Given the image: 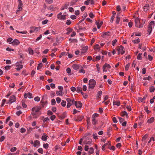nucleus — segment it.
<instances>
[{"label":"nucleus","mask_w":155,"mask_h":155,"mask_svg":"<svg viewBox=\"0 0 155 155\" xmlns=\"http://www.w3.org/2000/svg\"><path fill=\"white\" fill-rule=\"evenodd\" d=\"M24 96L25 98H26L27 97L29 98H31L33 97L32 94L30 92H28L27 93H25Z\"/></svg>","instance_id":"obj_10"},{"label":"nucleus","mask_w":155,"mask_h":155,"mask_svg":"<svg viewBox=\"0 0 155 155\" xmlns=\"http://www.w3.org/2000/svg\"><path fill=\"white\" fill-rule=\"evenodd\" d=\"M16 100V97L14 95H12L10 96L9 100V103L11 104L15 102Z\"/></svg>","instance_id":"obj_7"},{"label":"nucleus","mask_w":155,"mask_h":155,"mask_svg":"<svg viewBox=\"0 0 155 155\" xmlns=\"http://www.w3.org/2000/svg\"><path fill=\"white\" fill-rule=\"evenodd\" d=\"M38 151L41 154L43 153V149L42 148H39L38 150Z\"/></svg>","instance_id":"obj_47"},{"label":"nucleus","mask_w":155,"mask_h":155,"mask_svg":"<svg viewBox=\"0 0 155 155\" xmlns=\"http://www.w3.org/2000/svg\"><path fill=\"white\" fill-rule=\"evenodd\" d=\"M99 114L97 113H94L93 114L92 116V118H95L98 117Z\"/></svg>","instance_id":"obj_43"},{"label":"nucleus","mask_w":155,"mask_h":155,"mask_svg":"<svg viewBox=\"0 0 155 155\" xmlns=\"http://www.w3.org/2000/svg\"><path fill=\"white\" fill-rule=\"evenodd\" d=\"M16 67H17L16 69L17 71H19L21 69L23 68V66L22 65L18 64V63L16 64Z\"/></svg>","instance_id":"obj_16"},{"label":"nucleus","mask_w":155,"mask_h":155,"mask_svg":"<svg viewBox=\"0 0 155 155\" xmlns=\"http://www.w3.org/2000/svg\"><path fill=\"white\" fill-rule=\"evenodd\" d=\"M61 104L63 107H65L66 104V101L62 100L61 103Z\"/></svg>","instance_id":"obj_61"},{"label":"nucleus","mask_w":155,"mask_h":155,"mask_svg":"<svg viewBox=\"0 0 155 155\" xmlns=\"http://www.w3.org/2000/svg\"><path fill=\"white\" fill-rule=\"evenodd\" d=\"M34 100L35 101H39L40 100V97L38 96H37L35 97L34 98Z\"/></svg>","instance_id":"obj_54"},{"label":"nucleus","mask_w":155,"mask_h":155,"mask_svg":"<svg viewBox=\"0 0 155 155\" xmlns=\"http://www.w3.org/2000/svg\"><path fill=\"white\" fill-rule=\"evenodd\" d=\"M154 25V21H151L149 25V27H152V26Z\"/></svg>","instance_id":"obj_52"},{"label":"nucleus","mask_w":155,"mask_h":155,"mask_svg":"<svg viewBox=\"0 0 155 155\" xmlns=\"http://www.w3.org/2000/svg\"><path fill=\"white\" fill-rule=\"evenodd\" d=\"M67 53L65 52H62L61 53L60 55L59 56V57L60 58L62 57L63 55H67Z\"/></svg>","instance_id":"obj_50"},{"label":"nucleus","mask_w":155,"mask_h":155,"mask_svg":"<svg viewBox=\"0 0 155 155\" xmlns=\"http://www.w3.org/2000/svg\"><path fill=\"white\" fill-rule=\"evenodd\" d=\"M66 101L68 102H71L72 103H73L75 102L74 98H67L66 99Z\"/></svg>","instance_id":"obj_24"},{"label":"nucleus","mask_w":155,"mask_h":155,"mask_svg":"<svg viewBox=\"0 0 155 155\" xmlns=\"http://www.w3.org/2000/svg\"><path fill=\"white\" fill-rule=\"evenodd\" d=\"M113 105L119 106L120 105V102L119 101H114L113 102Z\"/></svg>","instance_id":"obj_26"},{"label":"nucleus","mask_w":155,"mask_h":155,"mask_svg":"<svg viewBox=\"0 0 155 155\" xmlns=\"http://www.w3.org/2000/svg\"><path fill=\"white\" fill-rule=\"evenodd\" d=\"M42 67V64L40 63L38 64V65L37 67L38 70L40 69Z\"/></svg>","instance_id":"obj_39"},{"label":"nucleus","mask_w":155,"mask_h":155,"mask_svg":"<svg viewBox=\"0 0 155 155\" xmlns=\"http://www.w3.org/2000/svg\"><path fill=\"white\" fill-rule=\"evenodd\" d=\"M26 131V129L22 127L21 128L20 132L21 133H23Z\"/></svg>","instance_id":"obj_59"},{"label":"nucleus","mask_w":155,"mask_h":155,"mask_svg":"<svg viewBox=\"0 0 155 155\" xmlns=\"http://www.w3.org/2000/svg\"><path fill=\"white\" fill-rule=\"evenodd\" d=\"M130 63H128L125 66V69L126 71H128L129 69V68L130 66Z\"/></svg>","instance_id":"obj_40"},{"label":"nucleus","mask_w":155,"mask_h":155,"mask_svg":"<svg viewBox=\"0 0 155 155\" xmlns=\"http://www.w3.org/2000/svg\"><path fill=\"white\" fill-rule=\"evenodd\" d=\"M92 123L93 125H96L97 124L98 121L95 118H92Z\"/></svg>","instance_id":"obj_30"},{"label":"nucleus","mask_w":155,"mask_h":155,"mask_svg":"<svg viewBox=\"0 0 155 155\" xmlns=\"http://www.w3.org/2000/svg\"><path fill=\"white\" fill-rule=\"evenodd\" d=\"M152 27H149L148 26V28L147 31L148 32V34L149 35H150L151 33V32L152 31Z\"/></svg>","instance_id":"obj_28"},{"label":"nucleus","mask_w":155,"mask_h":155,"mask_svg":"<svg viewBox=\"0 0 155 155\" xmlns=\"http://www.w3.org/2000/svg\"><path fill=\"white\" fill-rule=\"evenodd\" d=\"M108 148L110 149L111 150H115V147L113 146H112L111 147H108Z\"/></svg>","instance_id":"obj_62"},{"label":"nucleus","mask_w":155,"mask_h":155,"mask_svg":"<svg viewBox=\"0 0 155 155\" xmlns=\"http://www.w3.org/2000/svg\"><path fill=\"white\" fill-rule=\"evenodd\" d=\"M38 145L39 146H40V142L38 140H35L34 143V146L35 147H36Z\"/></svg>","instance_id":"obj_21"},{"label":"nucleus","mask_w":155,"mask_h":155,"mask_svg":"<svg viewBox=\"0 0 155 155\" xmlns=\"http://www.w3.org/2000/svg\"><path fill=\"white\" fill-rule=\"evenodd\" d=\"M80 65L77 64H74L72 65V68L75 70H77L79 68Z\"/></svg>","instance_id":"obj_20"},{"label":"nucleus","mask_w":155,"mask_h":155,"mask_svg":"<svg viewBox=\"0 0 155 155\" xmlns=\"http://www.w3.org/2000/svg\"><path fill=\"white\" fill-rule=\"evenodd\" d=\"M111 128L109 127L107 129V135H109V137L110 136V130H111Z\"/></svg>","instance_id":"obj_33"},{"label":"nucleus","mask_w":155,"mask_h":155,"mask_svg":"<svg viewBox=\"0 0 155 155\" xmlns=\"http://www.w3.org/2000/svg\"><path fill=\"white\" fill-rule=\"evenodd\" d=\"M96 66L97 67V71L99 73H100L101 71H100V68L99 66V64H96Z\"/></svg>","instance_id":"obj_45"},{"label":"nucleus","mask_w":155,"mask_h":155,"mask_svg":"<svg viewBox=\"0 0 155 155\" xmlns=\"http://www.w3.org/2000/svg\"><path fill=\"white\" fill-rule=\"evenodd\" d=\"M150 9L149 5L148 4H146L143 7V10L144 11L147 12Z\"/></svg>","instance_id":"obj_17"},{"label":"nucleus","mask_w":155,"mask_h":155,"mask_svg":"<svg viewBox=\"0 0 155 155\" xmlns=\"http://www.w3.org/2000/svg\"><path fill=\"white\" fill-rule=\"evenodd\" d=\"M135 26L138 28H142L143 26V24L140 23V20L138 18H136L135 19Z\"/></svg>","instance_id":"obj_2"},{"label":"nucleus","mask_w":155,"mask_h":155,"mask_svg":"<svg viewBox=\"0 0 155 155\" xmlns=\"http://www.w3.org/2000/svg\"><path fill=\"white\" fill-rule=\"evenodd\" d=\"M73 30V29L72 28H68L67 29V32L66 33V34L68 35H69L70 32L72 31Z\"/></svg>","instance_id":"obj_29"},{"label":"nucleus","mask_w":155,"mask_h":155,"mask_svg":"<svg viewBox=\"0 0 155 155\" xmlns=\"http://www.w3.org/2000/svg\"><path fill=\"white\" fill-rule=\"evenodd\" d=\"M57 18L59 20H65L66 19V15H62V13L61 12L57 15Z\"/></svg>","instance_id":"obj_3"},{"label":"nucleus","mask_w":155,"mask_h":155,"mask_svg":"<svg viewBox=\"0 0 155 155\" xmlns=\"http://www.w3.org/2000/svg\"><path fill=\"white\" fill-rule=\"evenodd\" d=\"M92 142V140L91 139L88 137L86 138L85 140H84V144H90Z\"/></svg>","instance_id":"obj_9"},{"label":"nucleus","mask_w":155,"mask_h":155,"mask_svg":"<svg viewBox=\"0 0 155 155\" xmlns=\"http://www.w3.org/2000/svg\"><path fill=\"white\" fill-rule=\"evenodd\" d=\"M154 121V118L153 117H151L147 121V122L149 123H152Z\"/></svg>","instance_id":"obj_25"},{"label":"nucleus","mask_w":155,"mask_h":155,"mask_svg":"<svg viewBox=\"0 0 155 155\" xmlns=\"http://www.w3.org/2000/svg\"><path fill=\"white\" fill-rule=\"evenodd\" d=\"M78 108H81L82 107V103L80 101H78Z\"/></svg>","instance_id":"obj_48"},{"label":"nucleus","mask_w":155,"mask_h":155,"mask_svg":"<svg viewBox=\"0 0 155 155\" xmlns=\"http://www.w3.org/2000/svg\"><path fill=\"white\" fill-rule=\"evenodd\" d=\"M45 2L48 4H51L53 3V0H45Z\"/></svg>","instance_id":"obj_49"},{"label":"nucleus","mask_w":155,"mask_h":155,"mask_svg":"<svg viewBox=\"0 0 155 155\" xmlns=\"http://www.w3.org/2000/svg\"><path fill=\"white\" fill-rule=\"evenodd\" d=\"M45 74L46 75H49L50 76L51 75V72L49 71H47L45 72Z\"/></svg>","instance_id":"obj_60"},{"label":"nucleus","mask_w":155,"mask_h":155,"mask_svg":"<svg viewBox=\"0 0 155 155\" xmlns=\"http://www.w3.org/2000/svg\"><path fill=\"white\" fill-rule=\"evenodd\" d=\"M124 47L123 46L121 45L120 46V47L117 49L118 54L121 53L122 55L124 53L125 51L124 50Z\"/></svg>","instance_id":"obj_4"},{"label":"nucleus","mask_w":155,"mask_h":155,"mask_svg":"<svg viewBox=\"0 0 155 155\" xmlns=\"http://www.w3.org/2000/svg\"><path fill=\"white\" fill-rule=\"evenodd\" d=\"M96 82L93 79H91L89 81V89H93L95 86Z\"/></svg>","instance_id":"obj_1"},{"label":"nucleus","mask_w":155,"mask_h":155,"mask_svg":"<svg viewBox=\"0 0 155 155\" xmlns=\"http://www.w3.org/2000/svg\"><path fill=\"white\" fill-rule=\"evenodd\" d=\"M57 102L58 103H59L61 101V99L59 97H57L56 98Z\"/></svg>","instance_id":"obj_63"},{"label":"nucleus","mask_w":155,"mask_h":155,"mask_svg":"<svg viewBox=\"0 0 155 155\" xmlns=\"http://www.w3.org/2000/svg\"><path fill=\"white\" fill-rule=\"evenodd\" d=\"M43 97V98L41 101V105H42V107H44V105L47 104V101H44Z\"/></svg>","instance_id":"obj_23"},{"label":"nucleus","mask_w":155,"mask_h":155,"mask_svg":"<svg viewBox=\"0 0 155 155\" xmlns=\"http://www.w3.org/2000/svg\"><path fill=\"white\" fill-rule=\"evenodd\" d=\"M94 49H100V47H99V45L98 44L94 46Z\"/></svg>","instance_id":"obj_55"},{"label":"nucleus","mask_w":155,"mask_h":155,"mask_svg":"<svg viewBox=\"0 0 155 155\" xmlns=\"http://www.w3.org/2000/svg\"><path fill=\"white\" fill-rule=\"evenodd\" d=\"M142 55V53H139L137 56V59L138 60H141L142 59V57L141 56V55Z\"/></svg>","instance_id":"obj_34"},{"label":"nucleus","mask_w":155,"mask_h":155,"mask_svg":"<svg viewBox=\"0 0 155 155\" xmlns=\"http://www.w3.org/2000/svg\"><path fill=\"white\" fill-rule=\"evenodd\" d=\"M88 49V47L87 46H85L83 47L81 49V52L82 53H84L86 52L87 50Z\"/></svg>","instance_id":"obj_15"},{"label":"nucleus","mask_w":155,"mask_h":155,"mask_svg":"<svg viewBox=\"0 0 155 155\" xmlns=\"http://www.w3.org/2000/svg\"><path fill=\"white\" fill-rule=\"evenodd\" d=\"M87 122V124L88 125V126L89 125H90V118L89 117H87V118L86 120Z\"/></svg>","instance_id":"obj_41"},{"label":"nucleus","mask_w":155,"mask_h":155,"mask_svg":"<svg viewBox=\"0 0 155 155\" xmlns=\"http://www.w3.org/2000/svg\"><path fill=\"white\" fill-rule=\"evenodd\" d=\"M92 136L94 139L97 140L98 139L97 134L96 133H94L92 135Z\"/></svg>","instance_id":"obj_42"},{"label":"nucleus","mask_w":155,"mask_h":155,"mask_svg":"<svg viewBox=\"0 0 155 155\" xmlns=\"http://www.w3.org/2000/svg\"><path fill=\"white\" fill-rule=\"evenodd\" d=\"M28 51L29 54H34V51L32 48H28Z\"/></svg>","instance_id":"obj_32"},{"label":"nucleus","mask_w":155,"mask_h":155,"mask_svg":"<svg viewBox=\"0 0 155 155\" xmlns=\"http://www.w3.org/2000/svg\"><path fill=\"white\" fill-rule=\"evenodd\" d=\"M82 89L80 87H78L77 88L76 91L78 93H80V92L81 91Z\"/></svg>","instance_id":"obj_46"},{"label":"nucleus","mask_w":155,"mask_h":155,"mask_svg":"<svg viewBox=\"0 0 155 155\" xmlns=\"http://www.w3.org/2000/svg\"><path fill=\"white\" fill-rule=\"evenodd\" d=\"M47 136H45L44 135H43L41 137V139L43 141L46 140L47 139Z\"/></svg>","instance_id":"obj_56"},{"label":"nucleus","mask_w":155,"mask_h":155,"mask_svg":"<svg viewBox=\"0 0 155 155\" xmlns=\"http://www.w3.org/2000/svg\"><path fill=\"white\" fill-rule=\"evenodd\" d=\"M104 145L105 147H106L107 146L109 145V147L111 146V142L110 141H108L107 143H105Z\"/></svg>","instance_id":"obj_57"},{"label":"nucleus","mask_w":155,"mask_h":155,"mask_svg":"<svg viewBox=\"0 0 155 155\" xmlns=\"http://www.w3.org/2000/svg\"><path fill=\"white\" fill-rule=\"evenodd\" d=\"M120 115L122 117H124L126 116L127 118H128L129 117L127 113L125 111H122L121 112Z\"/></svg>","instance_id":"obj_18"},{"label":"nucleus","mask_w":155,"mask_h":155,"mask_svg":"<svg viewBox=\"0 0 155 155\" xmlns=\"http://www.w3.org/2000/svg\"><path fill=\"white\" fill-rule=\"evenodd\" d=\"M66 116V113L65 112H64L63 114L59 116V117L61 119H64Z\"/></svg>","instance_id":"obj_22"},{"label":"nucleus","mask_w":155,"mask_h":155,"mask_svg":"<svg viewBox=\"0 0 155 155\" xmlns=\"http://www.w3.org/2000/svg\"><path fill=\"white\" fill-rule=\"evenodd\" d=\"M102 93V92L101 91H99L97 92V100H99L100 98H101V95Z\"/></svg>","instance_id":"obj_19"},{"label":"nucleus","mask_w":155,"mask_h":155,"mask_svg":"<svg viewBox=\"0 0 155 155\" xmlns=\"http://www.w3.org/2000/svg\"><path fill=\"white\" fill-rule=\"evenodd\" d=\"M20 42L19 40L17 39H14L13 41L10 43V44H12L13 45L17 46Z\"/></svg>","instance_id":"obj_11"},{"label":"nucleus","mask_w":155,"mask_h":155,"mask_svg":"<svg viewBox=\"0 0 155 155\" xmlns=\"http://www.w3.org/2000/svg\"><path fill=\"white\" fill-rule=\"evenodd\" d=\"M117 39H114V40L113 41H112V45L113 46H114L116 43V42H117Z\"/></svg>","instance_id":"obj_64"},{"label":"nucleus","mask_w":155,"mask_h":155,"mask_svg":"<svg viewBox=\"0 0 155 155\" xmlns=\"http://www.w3.org/2000/svg\"><path fill=\"white\" fill-rule=\"evenodd\" d=\"M148 135L146 134L142 138V140L143 141L145 140L147 137Z\"/></svg>","instance_id":"obj_53"},{"label":"nucleus","mask_w":155,"mask_h":155,"mask_svg":"<svg viewBox=\"0 0 155 155\" xmlns=\"http://www.w3.org/2000/svg\"><path fill=\"white\" fill-rule=\"evenodd\" d=\"M89 149L90 150L88 152V154L89 155H90L94 153V149L93 147H90Z\"/></svg>","instance_id":"obj_27"},{"label":"nucleus","mask_w":155,"mask_h":155,"mask_svg":"<svg viewBox=\"0 0 155 155\" xmlns=\"http://www.w3.org/2000/svg\"><path fill=\"white\" fill-rule=\"evenodd\" d=\"M118 118L119 119L120 122V123H122L124 121V119L123 118L120 117H118Z\"/></svg>","instance_id":"obj_44"},{"label":"nucleus","mask_w":155,"mask_h":155,"mask_svg":"<svg viewBox=\"0 0 155 155\" xmlns=\"http://www.w3.org/2000/svg\"><path fill=\"white\" fill-rule=\"evenodd\" d=\"M78 0H73L72 1L70 4L71 6H73L77 2Z\"/></svg>","instance_id":"obj_31"},{"label":"nucleus","mask_w":155,"mask_h":155,"mask_svg":"<svg viewBox=\"0 0 155 155\" xmlns=\"http://www.w3.org/2000/svg\"><path fill=\"white\" fill-rule=\"evenodd\" d=\"M155 88L153 86H151L150 87V91L151 92H153L154 91Z\"/></svg>","instance_id":"obj_36"},{"label":"nucleus","mask_w":155,"mask_h":155,"mask_svg":"<svg viewBox=\"0 0 155 155\" xmlns=\"http://www.w3.org/2000/svg\"><path fill=\"white\" fill-rule=\"evenodd\" d=\"M41 109V107L40 106H37L33 107L32 109V111L35 112L39 113V111Z\"/></svg>","instance_id":"obj_6"},{"label":"nucleus","mask_w":155,"mask_h":155,"mask_svg":"<svg viewBox=\"0 0 155 155\" xmlns=\"http://www.w3.org/2000/svg\"><path fill=\"white\" fill-rule=\"evenodd\" d=\"M110 31H107L103 33V34L101 35V36L104 38H105L107 36H109L110 35Z\"/></svg>","instance_id":"obj_14"},{"label":"nucleus","mask_w":155,"mask_h":155,"mask_svg":"<svg viewBox=\"0 0 155 155\" xmlns=\"http://www.w3.org/2000/svg\"><path fill=\"white\" fill-rule=\"evenodd\" d=\"M31 28L32 29H34V31L35 32V31H38V30L40 29V28L39 27H35V28L34 27H32Z\"/></svg>","instance_id":"obj_35"},{"label":"nucleus","mask_w":155,"mask_h":155,"mask_svg":"<svg viewBox=\"0 0 155 155\" xmlns=\"http://www.w3.org/2000/svg\"><path fill=\"white\" fill-rule=\"evenodd\" d=\"M148 107H144V110L146 112L147 114H149L150 112V111L148 110Z\"/></svg>","instance_id":"obj_58"},{"label":"nucleus","mask_w":155,"mask_h":155,"mask_svg":"<svg viewBox=\"0 0 155 155\" xmlns=\"http://www.w3.org/2000/svg\"><path fill=\"white\" fill-rule=\"evenodd\" d=\"M18 11H20L22 9V7L23 5L22 2L21 0H18Z\"/></svg>","instance_id":"obj_8"},{"label":"nucleus","mask_w":155,"mask_h":155,"mask_svg":"<svg viewBox=\"0 0 155 155\" xmlns=\"http://www.w3.org/2000/svg\"><path fill=\"white\" fill-rule=\"evenodd\" d=\"M43 147L45 149H47L49 147V145L48 143H46V144L44 143L43 144Z\"/></svg>","instance_id":"obj_51"},{"label":"nucleus","mask_w":155,"mask_h":155,"mask_svg":"<svg viewBox=\"0 0 155 155\" xmlns=\"http://www.w3.org/2000/svg\"><path fill=\"white\" fill-rule=\"evenodd\" d=\"M32 111V114L33 116V117L35 118H38L41 114L39 113L35 112L33 111Z\"/></svg>","instance_id":"obj_13"},{"label":"nucleus","mask_w":155,"mask_h":155,"mask_svg":"<svg viewBox=\"0 0 155 155\" xmlns=\"http://www.w3.org/2000/svg\"><path fill=\"white\" fill-rule=\"evenodd\" d=\"M84 118V116L82 115H78L77 117L76 116L74 118V120L75 121H81Z\"/></svg>","instance_id":"obj_5"},{"label":"nucleus","mask_w":155,"mask_h":155,"mask_svg":"<svg viewBox=\"0 0 155 155\" xmlns=\"http://www.w3.org/2000/svg\"><path fill=\"white\" fill-rule=\"evenodd\" d=\"M140 41V39L138 38L136 40L132 41V42L134 44L138 43Z\"/></svg>","instance_id":"obj_38"},{"label":"nucleus","mask_w":155,"mask_h":155,"mask_svg":"<svg viewBox=\"0 0 155 155\" xmlns=\"http://www.w3.org/2000/svg\"><path fill=\"white\" fill-rule=\"evenodd\" d=\"M103 66L105 67L106 68H111V66L110 65L108 64L105 63V64L103 65Z\"/></svg>","instance_id":"obj_37"},{"label":"nucleus","mask_w":155,"mask_h":155,"mask_svg":"<svg viewBox=\"0 0 155 155\" xmlns=\"http://www.w3.org/2000/svg\"><path fill=\"white\" fill-rule=\"evenodd\" d=\"M147 96V94L145 95L143 97V98H141V97H139L138 98V101L139 102H145V100L146 98V97Z\"/></svg>","instance_id":"obj_12"}]
</instances>
